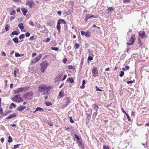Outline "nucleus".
<instances>
[{
	"label": "nucleus",
	"instance_id": "obj_1",
	"mask_svg": "<svg viewBox=\"0 0 149 149\" xmlns=\"http://www.w3.org/2000/svg\"><path fill=\"white\" fill-rule=\"evenodd\" d=\"M51 87L49 86H46L42 84L39 85L38 87V91L39 92H42L43 95H45L48 93Z\"/></svg>",
	"mask_w": 149,
	"mask_h": 149
},
{
	"label": "nucleus",
	"instance_id": "obj_29",
	"mask_svg": "<svg viewBox=\"0 0 149 149\" xmlns=\"http://www.w3.org/2000/svg\"><path fill=\"white\" fill-rule=\"evenodd\" d=\"M85 36L87 37H90L91 36L90 33H89L86 32L85 33Z\"/></svg>",
	"mask_w": 149,
	"mask_h": 149
},
{
	"label": "nucleus",
	"instance_id": "obj_32",
	"mask_svg": "<svg viewBox=\"0 0 149 149\" xmlns=\"http://www.w3.org/2000/svg\"><path fill=\"white\" fill-rule=\"evenodd\" d=\"M25 37V35L24 34H22L20 35L19 36V38L20 39H23Z\"/></svg>",
	"mask_w": 149,
	"mask_h": 149
},
{
	"label": "nucleus",
	"instance_id": "obj_63",
	"mask_svg": "<svg viewBox=\"0 0 149 149\" xmlns=\"http://www.w3.org/2000/svg\"><path fill=\"white\" fill-rule=\"evenodd\" d=\"M4 140V139L3 138H1V139L0 141H1V142L2 143H3V142Z\"/></svg>",
	"mask_w": 149,
	"mask_h": 149
},
{
	"label": "nucleus",
	"instance_id": "obj_4",
	"mask_svg": "<svg viewBox=\"0 0 149 149\" xmlns=\"http://www.w3.org/2000/svg\"><path fill=\"white\" fill-rule=\"evenodd\" d=\"M48 63L46 62H43L41 64L40 70L42 72H44L47 67Z\"/></svg>",
	"mask_w": 149,
	"mask_h": 149
},
{
	"label": "nucleus",
	"instance_id": "obj_64",
	"mask_svg": "<svg viewBox=\"0 0 149 149\" xmlns=\"http://www.w3.org/2000/svg\"><path fill=\"white\" fill-rule=\"evenodd\" d=\"M57 14L59 15H60L61 14V11H58L57 12Z\"/></svg>",
	"mask_w": 149,
	"mask_h": 149
},
{
	"label": "nucleus",
	"instance_id": "obj_10",
	"mask_svg": "<svg viewBox=\"0 0 149 149\" xmlns=\"http://www.w3.org/2000/svg\"><path fill=\"white\" fill-rule=\"evenodd\" d=\"M139 36L142 38H143L145 37V32L144 31H140L139 32Z\"/></svg>",
	"mask_w": 149,
	"mask_h": 149
},
{
	"label": "nucleus",
	"instance_id": "obj_41",
	"mask_svg": "<svg viewBox=\"0 0 149 149\" xmlns=\"http://www.w3.org/2000/svg\"><path fill=\"white\" fill-rule=\"evenodd\" d=\"M74 47L77 49H78L79 47V44L76 43L74 45Z\"/></svg>",
	"mask_w": 149,
	"mask_h": 149
},
{
	"label": "nucleus",
	"instance_id": "obj_51",
	"mask_svg": "<svg viewBox=\"0 0 149 149\" xmlns=\"http://www.w3.org/2000/svg\"><path fill=\"white\" fill-rule=\"evenodd\" d=\"M20 144H17L16 145H15L14 146V147L15 148H19V146Z\"/></svg>",
	"mask_w": 149,
	"mask_h": 149
},
{
	"label": "nucleus",
	"instance_id": "obj_13",
	"mask_svg": "<svg viewBox=\"0 0 149 149\" xmlns=\"http://www.w3.org/2000/svg\"><path fill=\"white\" fill-rule=\"evenodd\" d=\"M21 10L23 13L24 15L25 16L28 12L27 10L25 8H22L21 9Z\"/></svg>",
	"mask_w": 149,
	"mask_h": 149
},
{
	"label": "nucleus",
	"instance_id": "obj_6",
	"mask_svg": "<svg viewBox=\"0 0 149 149\" xmlns=\"http://www.w3.org/2000/svg\"><path fill=\"white\" fill-rule=\"evenodd\" d=\"M42 56V55L41 54H40L38 55L37 56L36 58L32 60L31 62L32 64L36 63L37 62L40 60Z\"/></svg>",
	"mask_w": 149,
	"mask_h": 149
},
{
	"label": "nucleus",
	"instance_id": "obj_22",
	"mask_svg": "<svg viewBox=\"0 0 149 149\" xmlns=\"http://www.w3.org/2000/svg\"><path fill=\"white\" fill-rule=\"evenodd\" d=\"M19 33L18 31H14L13 32L11 33V34L13 35H18L19 34Z\"/></svg>",
	"mask_w": 149,
	"mask_h": 149
},
{
	"label": "nucleus",
	"instance_id": "obj_20",
	"mask_svg": "<svg viewBox=\"0 0 149 149\" xmlns=\"http://www.w3.org/2000/svg\"><path fill=\"white\" fill-rule=\"evenodd\" d=\"M58 22L60 23V24H61V23H62L64 24H65L66 23L65 21L64 20L62 19H59L58 21Z\"/></svg>",
	"mask_w": 149,
	"mask_h": 149
},
{
	"label": "nucleus",
	"instance_id": "obj_12",
	"mask_svg": "<svg viewBox=\"0 0 149 149\" xmlns=\"http://www.w3.org/2000/svg\"><path fill=\"white\" fill-rule=\"evenodd\" d=\"M34 3L31 0H30L27 1L26 3L27 5H29L30 8L32 7V5Z\"/></svg>",
	"mask_w": 149,
	"mask_h": 149
},
{
	"label": "nucleus",
	"instance_id": "obj_8",
	"mask_svg": "<svg viewBox=\"0 0 149 149\" xmlns=\"http://www.w3.org/2000/svg\"><path fill=\"white\" fill-rule=\"evenodd\" d=\"M92 73L93 74V76L95 77L98 75V71L97 68L95 67H94L92 70Z\"/></svg>",
	"mask_w": 149,
	"mask_h": 149
},
{
	"label": "nucleus",
	"instance_id": "obj_9",
	"mask_svg": "<svg viewBox=\"0 0 149 149\" xmlns=\"http://www.w3.org/2000/svg\"><path fill=\"white\" fill-rule=\"evenodd\" d=\"M96 16H95L94 15H90V14H87L86 15V18L85 19V20L86 21H87L88 19L91 18V17H93L94 18H96Z\"/></svg>",
	"mask_w": 149,
	"mask_h": 149
},
{
	"label": "nucleus",
	"instance_id": "obj_7",
	"mask_svg": "<svg viewBox=\"0 0 149 149\" xmlns=\"http://www.w3.org/2000/svg\"><path fill=\"white\" fill-rule=\"evenodd\" d=\"M135 40V37L134 35H132L131 36V39L127 44L129 45H131L134 44Z\"/></svg>",
	"mask_w": 149,
	"mask_h": 149
},
{
	"label": "nucleus",
	"instance_id": "obj_61",
	"mask_svg": "<svg viewBox=\"0 0 149 149\" xmlns=\"http://www.w3.org/2000/svg\"><path fill=\"white\" fill-rule=\"evenodd\" d=\"M1 55L2 56H6V54L4 52H2L1 53Z\"/></svg>",
	"mask_w": 149,
	"mask_h": 149
},
{
	"label": "nucleus",
	"instance_id": "obj_38",
	"mask_svg": "<svg viewBox=\"0 0 149 149\" xmlns=\"http://www.w3.org/2000/svg\"><path fill=\"white\" fill-rule=\"evenodd\" d=\"M66 78V75H64L63 76V78L62 79H61L60 78L59 79V80L60 81H63Z\"/></svg>",
	"mask_w": 149,
	"mask_h": 149
},
{
	"label": "nucleus",
	"instance_id": "obj_33",
	"mask_svg": "<svg viewBox=\"0 0 149 149\" xmlns=\"http://www.w3.org/2000/svg\"><path fill=\"white\" fill-rule=\"evenodd\" d=\"M9 27V26L8 24H7L5 26V29L6 31H8L9 30L8 28Z\"/></svg>",
	"mask_w": 149,
	"mask_h": 149
},
{
	"label": "nucleus",
	"instance_id": "obj_58",
	"mask_svg": "<svg viewBox=\"0 0 149 149\" xmlns=\"http://www.w3.org/2000/svg\"><path fill=\"white\" fill-rule=\"evenodd\" d=\"M84 87H85V85L82 84V86H80V88L81 89H83L84 88Z\"/></svg>",
	"mask_w": 149,
	"mask_h": 149
},
{
	"label": "nucleus",
	"instance_id": "obj_40",
	"mask_svg": "<svg viewBox=\"0 0 149 149\" xmlns=\"http://www.w3.org/2000/svg\"><path fill=\"white\" fill-rule=\"evenodd\" d=\"M95 88L96 90L97 91H103V90H102L101 89H99L97 86H96L95 87Z\"/></svg>",
	"mask_w": 149,
	"mask_h": 149
},
{
	"label": "nucleus",
	"instance_id": "obj_45",
	"mask_svg": "<svg viewBox=\"0 0 149 149\" xmlns=\"http://www.w3.org/2000/svg\"><path fill=\"white\" fill-rule=\"evenodd\" d=\"M36 26L38 28H40L41 27L40 25L38 23L36 24Z\"/></svg>",
	"mask_w": 149,
	"mask_h": 149
},
{
	"label": "nucleus",
	"instance_id": "obj_19",
	"mask_svg": "<svg viewBox=\"0 0 149 149\" xmlns=\"http://www.w3.org/2000/svg\"><path fill=\"white\" fill-rule=\"evenodd\" d=\"M67 81L70 83H72L73 82L74 80L72 77H70L68 78L67 79Z\"/></svg>",
	"mask_w": 149,
	"mask_h": 149
},
{
	"label": "nucleus",
	"instance_id": "obj_56",
	"mask_svg": "<svg viewBox=\"0 0 149 149\" xmlns=\"http://www.w3.org/2000/svg\"><path fill=\"white\" fill-rule=\"evenodd\" d=\"M104 149H109V148L108 146H105V145L103 146Z\"/></svg>",
	"mask_w": 149,
	"mask_h": 149
},
{
	"label": "nucleus",
	"instance_id": "obj_55",
	"mask_svg": "<svg viewBox=\"0 0 149 149\" xmlns=\"http://www.w3.org/2000/svg\"><path fill=\"white\" fill-rule=\"evenodd\" d=\"M121 111H122L125 114H126L127 113L124 110V109L123 108H121Z\"/></svg>",
	"mask_w": 149,
	"mask_h": 149
},
{
	"label": "nucleus",
	"instance_id": "obj_15",
	"mask_svg": "<svg viewBox=\"0 0 149 149\" xmlns=\"http://www.w3.org/2000/svg\"><path fill=\"white\" fill-rule=\"evenodd\" d=\"M93 106V110L95 112H97L98 109V106L96 104H95Z\"/></svg>",
	"mask_w": 149,
	"mask_h": 149
},
{
	"label": "nucleus",
	"instance_id": "obj_39",
	"mask_svg": "<svg viewBox=\"0 0 149 149\" xmlns=\"http://www.w3.org/2000/svg\"><path fill=\"white\" fill-rule=\"evenodd\" d=\"M70 119V122L72 123H74V122L73 120L72 119V118L71 116H70L69 117Z\"/></svg>",
	"mask_w": 149,
	"mask_h": 149
},
{
	"label": "nucleus",
	"instance_id": "obj_31",
	"mask_svg": "<svg viewBox=\"0 0 149 149\" xmlns=\"http://www.w3.org/2000/svg\"><path fill=\"white\" fill-rule=\"evenodd\" d=\"M77 143L78 145L80 147H83V145L82 144V143L80 141H79L77 142Z\"/></svg>",
	"mask_w": 149,
	"mask_h": 149
},
{
	"label": "nucleus",
	"instance_id": "obj_35",
	"mask_svg": "<svg viewBox=\"0 0 149 149\" xmlns=\"http://www.w3.org/2000/svg\"><path fill=\"white\" fill-rule=\"evenodd\" d=\"M43 109L39 107H37L35 111H43Z\"/></svg>",
	"mask_w": 149,
	"mask_h": 149
},
{
	"label": "nucleus",
	"instance_id": "obj_24",
	"mask_svg": "<svg viewBox=\"0 0 149 149\" xmlns=\"http://www.w3.org/2000/svg\"><path fill=\"white\" fill-rule=\"evenodd\" d=\"M17 110L19 111H21L23 110L22 108V106H20L17 107Z\"/></svg>",
	"mask_w": 149,
	"mask_h": 149
},
{
	"label": "nucleus",
	"instance_id": "obj_5",
	"mask_svg": "<svg viewBox=\"0 0 149 149\" xmlns=\"http://www.w3.org/2000/svg\"><path fill=\"white\" fill-rule=\"evenodd\" d=\"M33 95V93L31 92H28L23 95V97L24 99H31V97Z\"/></svg>",
	"mask_w": 149,
	"mask_h": 149
},
{
	"label": "nucleus",
	"instance_id": "obj_2",
	"mask_svg": "<svg viewBox=\"0 0 149 149\" xmlns=\"http://www.w3.org/2000/svg\"><path fill=\"white\" fill-rule=\"evenodd\" d=\"M29 87H27L19 88L14 91V93L17 94L25 92L27 91Z\"/></svg>",
	"mask_w": 149,
	"mask_h": 149
},
{
	"label": "nucleus",
	"instance_id": "obj_49",
	"mask_svg": "<svg viewBox=\"0 0 149 149\" xmlns=\"http://www.w3.org/2000/svg\"><path fill=\"white\" fill-rule=\"evenodd\" d=\"M93 58L90 56H89L88 57V60H89V61H92L93 60Z\"/></svg>",
	"mask_w": 149,
	"mask_h": 149
},
{
	"label": "nucleus",
	"instance_id": "obj_23",
	"mask_svg": "<svg viewBox=\"0 0 149 149\" xmlns=\"http://www.w3.org/2000/svg\"><path fill=\"white\" fill-rule=\"evenodd\" d=\"M65 99L66 101V104L67 105H68V104L70 102V99L69 98L67 97H65Z\"/></svg>",
	"mask_w": 149,
	"mask_h": 149
},
{
	"label": "nucleus",
	"instance_id": "obj_26",
	"mask_svg": "<svg viewBox=\"0 0 149 149\" xmlns=\"http://www.w3.org/2000/svg\"><path fill=\"white\" fill-rule=\"evenodd\" d=\"M13 107L14 108H15L16 107V105L14 103H12L10 105V108H12Z\"/></svg>",
	"mask_w": 149,
	"mask_h": 149
},
{
	"label": "nucleus",
	"instance_id": "obj_25",
	"mask_svg": "<svg viewBox=\"0 0 149 149\" xmlns=\"http://www.w3.org/2000/svg\"><path fill=\"white\" fill-rule=\"evenodd\" d=\"M16 11L15 10H13L10 12V15H15V14Z\"/></svg>",
	"mask_w": 149,
	"mask_h": 149
},
{
	"label": "nucleus",
	"instance_id": "obj_37",
	"mask_svg": "<svg viewBox=\"0 0 149 149\" xmlns=\"http://www.w3.org/2000/svg\"><path fill=\"white\" fill-rule=\"evenodd\" d=\"M46 104L47 106H49L52 104V103L49 102H46Z\"/></svg>",
	"mask_w": 149,
	"mask_h": 149
},
{
	"label": "nucleus",
	"instance_id": "obj_46",
	"mask_svg": "<svg viewBox=\"0 0 149 149\" xmlns=\"http://www.w3.org/2000/svg\"><path fill=\"white\" fill-rule=\"evenodd\" d=\"M126 115L128 120L130 121L131 119L129 115L127 113L126 114Z\"/></svg>",
	"mask_w": 149,
	"mask_h": 149
},
{
	"label": "nucleus",
	"instance_id": "obj_36",
	"mask_svg": "<svg viewBox=\"0 0 149 149\" xmlns=\"http://www.w3.org/2000/svg\"><path fill=\"white\" fill-rule=\"evenodd\" d=\"M124 74V72L123 71H121L120 72V74H119V75L120 77H122Z\"/></svg>",
	"mask_w": 149,
	"mask_h": 149
},
{
	"label": "nucleus",
	"instance_id": "obj_3",
	"mask_svg": "<svg viewBox=\"0 0 149 149\" xmlns=\"http://www.w3.org/2000/svg\"><path fill=\"white\" fill-rule=\"evenodd\" d=\"M21 95L19 94L15 95V96L12 98V100L16 102H20L23 101V99L21 97Z\"/></svg>",
	"mask_w": 149,
	"mask_h": 149
},
{
	"label": "nucleus",
	"instance_id": "obj_21",
	"mask_svg": "<svg viewBox=\"0 0 149 149\" xmlns=\"http://www.w3.org/2000/svg\"><path fill=\"white\" fill-rule=\"evenodd\" d=\"M15 55L16 57H21L23 56L24 55V54H20L16 52L15 54Z\"/></svg>",
	"mask_w": 149,
	"mask_h": 149
},
{
	"label": "nucleus",
	"instance_id": "obj_48",
	"mask_svg": "<svg viewBox=\"0 0 149 149\" xmlns=\"http://www.w3.org/2000/svg\"><path fill=\"white\" fill-rule=\"evenodd\" d=\"M29 24L32 26H33L34 25V24L33 22L32 21H30L29 22Z\"/></svg>",
	"mask_w": 149,
	"mask_h": 149
},
{
	"label": "nucleus",
	"instance_id": "obj_59",
	"mask_svg": "<svg viewBox=\"0 0 149 149\" xmlns=\"http://www.w3.org/2000/svg\"><path fill=\"white\" fill-rule=\"evenodd\" d=\"M14 19V17H13L11 16L10 17V21H12Z\"/></svg>",
	"mask_w": 149,
	"mask_h": 149
},
{
	"label": "nucleus",
	"instance_id": "obj_11",
	"mask_svg": "<svg viewBox=\"0 0 149 149\" xmlns=\"http://www.w3.org/2000/svg\"><path fill=\"white\" fill-rule=\"evenodd\" d=\"M65 96L64 92L62 91H60L58 95V98L60 99Z\"/></svg>",
	"mask_w": 149,
	"mask_h": 149
},
{
	"label": "nucleus",
	"instance_id": "obj_43",
	"mask_svg": "<svg viewBox=\"0 0 149 149\" xmlns=\"http://www.w3.org/2000/svg\"><path fill=\"white\" fill-rule=\"evenodd\" d=\"M48 125L50 126H52L53 125V123L51 121L48 122Z\"/></svg>",
	"mask_w": 149,
	"mask_h": 149
},
{
	"label": "nucleus",
	"instance_id": "obj_62",
	"mask_svg": "<svg viewBox=\"0 0 149 149\" xmlns=\"http://www.w3.org/2000/svg\"><path fill=\"white\" fill-rule=\"evenodd\" d=\"M36 55V53H33L32 55V57H33Z\"/></svg>",
	"mask_w": 149,
	"mask_h": 149
},
{
	"label": "nucleus",
	"instance_id": "obj_60",
	"mask_svg": "<svg viewBox=\"0 0 149 149\" xmlns=\"http://www.w3.org/2000/svg\"><path fill=\"white\" fill-rule=\"evenodd\" d=\"M72 66L71 65H70L68 67V69H72Z\"/></svg>",
	"mask_w": 149,
	"mask_h": 149
},
{
	"label": "nucleus",
	"instance_id": "obj_42",
	"mask_svg": "<svg viewBox=\"0 0 149 149\" xmlns=\"http://www.w3.org/2000/svg\"><path fill=\"white\" fill-rule=\"evenodd\" d=\"M134 81V80H133V81L131 80V81H127V84H132V83H133Z\"/></svg>",
	"mask_w": 149,
	"mask_h": 149
},
{
	"label": "nucleus",
	"instance_id": "obj_18",
	"mask_svg": "<svg viewBox=\"0 0 149 149\" xmlns=\"http://www.w3.org/2000/svg\"><path fill=\"white\" fill-rule=\"evenodd\" d=\"M18 38L17 37H16L14 38L13 39V40L14 42L15 43H18Z\"/></svg>",
	"mask_w": 149,
	"mask_h": 149
},
{
	"label": "nucleus",
	"instance_id": "obj_44",
	"mask_svg": "<svg viewBox=\"0 0 149 149\" xmlns=\"http://www.w3.org/2000/svg\"><path fill=\"white\" fill-rule=\"evenodd\" d=\"M74 136H75V137L76 139H77L78 140H79V136L77 135V134H75V135H74Z\"/></svg>",
	"mask_w": 149,
	"mask_h": 149
},
{
	"label": "nucleus",
	"instance_id": "obj_52",
	"mask_svg": "<svg viewBox=\"0 0 149 149\" xmlns=\"http://www.w3.org/2000/svg\"><path fill=\"white\" fill-rule=\"evenodd\" d=\"M81 34L82 36L85 35V32L84 31H81Z\"/></svg>",
	"mask_w": 149,
	"mask_h": 149
},
{
	"label": "nucleus",
	"instance_id": "obj_50",
	"mask_svg": "<svg viewBox=\"0 0 149 149\" xmlns=\"http://www.w3.org/2000/svg\"><path fill=\"white\" fill-rule=\"evenodd\" d=\"M108 11H111V10H113V8L112 7H109L108 9Z\"/></svg>",
	"mask_w": 149,
	"mask_h": 149
},
{
	"label": "nucleus",
	"instance_id": "obj_27",
	"mask_svg": "<svg viewBox=\"0 0 149 149\" xmlns=\"http://www.w3.org/2000/svg\"><path fill=\"white\" fill-rule=\"evenodd\" d=\"M130 68V67L129 66H127L125 68H122V70L123 71H125L127 70H128Z\"/></svg>",
	"mask_w": 149,
	"mask_h": 149
},
{
	"label": "nucleus",
	"instance_id": "obj_16",
	"mask_svg": "<svg viewBox=\"0 0 149 149\" xmlns=\"http://www.w3.org/2000/svg\"><path fill=\"white\" fill-rule=\"evenodd\" d=\"M16 116V114L15 113L13 114H10L9 116L7 117L6 118V119H10L12 118L15 117Z\"/></svg>",
	"mask_w": 149,
	"mask_h": 149
},
{
	"label": "nucleus",
	"instance_id": "obj_53",
	"mask_svg": "<svg viewBox=\"0 0 149 149\" xmlns=\"http://www.w3.org/2000/svg\"><path fill=\"white\" fill-rule=\"evenodd\" d=\"M12 42V40H9L8 42L7 45H9Z\"/></svg>",
	"mask_w": 149,
	"mask_h": 149
},
{
	"label": "nucleus",
	"instance_id": "obj_30",
	"mask_svg": "<svg viewBox=\"0 0 149 149\" xmlns=\"http://www.w3.org/2000/svg\"><path fill=\"white\" fill-rule=\"evenodd\" d=\"M51 49L52 50H54L56 51H58V47H52L51 48Z\"/></svg>",
	"mask_w": 149,
	"mask_h": 149
},
{
	"label": "nucleus",
	"instance_id": "obj_47",
	"mask_svg": "<svg viewBox=\"0 0 149 149\" xmlns=\"http://www.w3.org/2000/svg\"><path fill=\"white\" fill-rule=\"evenodd\" d=\"M25 35L26 37H28L30 35V33L29 32H27L25 33Z\"/></svg>",
	"mask_w": 149,
	"mask_h": 149
},
{
	"label": "nucleus",
	"instance_id": "obj_54",
	"mask_svg": "<svg viewBox=\"0 0 149 149\" xmlns=\"http://www.w3.org/2000/svg\"><path fill=\"white\" fill-rule=\"evenodd\" d=\"M67 61V59L66 58H64L63 60V62L64 63H66V62Z\"/></svg>",
	"mask_w": 149,
	"mask_h": 149
},
{
	"label": "nucleus",
	"instance_id": "obj_17",
	"mask_svg": "<svg viewBox=\"0 0 149 149\" xmlns=\"http://www.w3.org/2000/svg\"><path fill=\"white\" fill-rule=\"evenodd\" d=\"M18 26L21 30H23L24 28L23 24L22 23L19 24L18 25Z\"/></svg>",
	"mask_w": 149,
	"mask_h": 149
},
{
	"label": "nucleus",
	"instance_id": "obj_28",
	"mask_svg": "<svg viewBox=\"0 0 149 149\" xmlns=\"http://www.w3.org/2000/svg\"><path fill=\"white\" fill-rule=\"evenodd\" d=\"M13 141L12 138L10 136H9L8 138V141L9 143H10Z\"/></svg>",
	"mask_w": 149,
	"mask_h": 149
},
{
	"label": "nucleus",
	"instance_id": "obj_34",
	"mask_svg": "<svg viewBox=\"0 0 149 149\" xmlns=\"http://www.w3.org/2000/svg\"><path fill=\"white\" fill-rule=\"evenodd\" d=\"M19 70L18 69L15 70L14 72V74L15 77H16V73L17 72H18Z\"/></svg>",
	"mask_w": 149,
	"mask_h": 149
},
{
	"label": "nucleus",
	"instance_id": "obj_14",
	"mask_svg": "<svg viewBox=\"0 0 149 149\" xmlns=\"http://www.w3.org/2000/svg\"><path fill=\"white\" fill-rule=\"evenodd\" d=\"M60 24V23L57 22L56 25V28L59 33L60 31L61 26Z\"/></svg>",
	"mask_w": 149,
	"mask_h": 149
},
{
	"label": "nucleus",
	"instance_id": "obj_57",
	"mask_svg": "<svg viewBox=\"0 0 149 149\" xmlns=\"http://www.w3.org/2000/svg\"><path fill=\"white\" fill-rule=\"evenodd\" d=\"M70 4L72 6H73L74 5V2L72 1H71L70 2Z\"/></svg>",
	"mask_w": 149,
	"mask_h": 149
}]
</instances>
